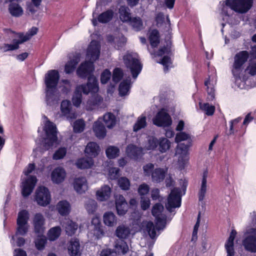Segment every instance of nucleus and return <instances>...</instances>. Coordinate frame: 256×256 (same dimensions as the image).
<instances>
[{
	"instance_id": "a19ab883",
	"label": "nucleus",
	"mask_w": 256,
	"mask_h": 256,
	"mask_svg": "<svg viewBox=\"0 0 256 256\" xmlns=\"http://www.w3.org/2000/svg\"><path fill=\"white\" fill-rule=\"evenodd\" d=\"M130 10V8L125 6H120L118 12L120 14V18L123 22H128L132 18Z\"/></svg>"
},
{
	"instance_id": "f03ea898",
	"label": "nucleus",
	"mask_w": 256,
	"mask_h": 256,
	"mask_svg": "<svg viewBox=\"0 0 256 256\" xmlns=\"http://www.w3.org/2000/svg\"><path fill=\"white\" fill-rule=\"evenodd\" d=\"M100 46L96 40H92L88 48L86 61L80 64L76 70L77 75L81 78H86L94 70V62L100 56Z\"/></svg>"
},
{
	"instance_id": "f257e3e1",
	"label": "nucleus",
	"mask_w": 256,
	"mask_h": 256,
	"mask_svg": "<svg viewBox=\"0 0 256 256\" xmlns=\"http://www.w3.org/2000/svg\"><path fill=\"white\" fill-rule=\"evenodd\" d=\"M98 90L96 78L94 76H90L88 78L86 84H81L76 87L72 98L74 106L76 108L80 106L82 102V92L86 94L91 93V96L88 100L86 108L88 110H94L96 106H99L103 100L102 97L96 94Z\"/></svg>"
},
{
	"instance_id": "5701e85b",
	"label": "nucleus",
	"mask_w": 256,
	"mask_h": 256,
	"mask_svg": "<svg viewBox=\"0 0 256 256\" xmlns=\"http://www.w3.org/2000/svg\"><path fill=\"white\" fill-rule=\"evenodd\" d=\"M74 190L78 194H83L87 190L88 186L84 177H78L74 179L73 183Z\"/></svg>"
},
{
	"instance_id": "774afa93",
	"label": "nucleus",
	"mask_w": 256,
	"mask_h": 256,
	"mask_svg": "<svg viewBox=\"0 0 256 256\" xmlns=\"http://www.w3.org/2000/svg\"><path fill=\"white\" fill-rule=\"evenodd\" d=\"M158 62L163 65L164 66V71L166 72L168 70V66L170 63V58L167 55L164 56V57Z\"/></svg>"
},
{
	"instance_id": "5fc2aeb1",
	"label": "nucleus",
	"mask_w": 256,
	"mask_h": 256,
	"mask_svg": "<svg viewBox=\"0 0 256 256\" xmlns=\"http://www.w3.org/2000/svg\"><path fill=\"white\" fill-rule=\"evenodd\" d=\"M97 206L96 202L94 200L88 199L86 203L85 207L89 214L94 213Z\"/></svg>"
},
{
	"instance_id": "423d86ee",
	"label": "nucleus",
	"mask_w": 256,
	"mask_h": 256,
	"mask_svg": "<svg viewBox=\"0 0 256 256\" xmlns=\"http://www.w3.org/2000/svg\"><path fill=\"white\" fill-rule=\"evenodd\" d=\"M123 60L126 68L130 69L133 78L136 79L142 70V64L140 62L138 54L128 52L124 56Z\"/></svg>"
},
{
	"instance_id": "4c0bfd02",
	"label": "nucleus",
	"mask_w": 256,
	"mask_h": 256,
	"mask_svg": "<svg viewBox=\"0 0 256 256\" xmlns=\"http://www.w3.org/2000/svg\"><path fill=\"white\" fill-rule=\"evenodd\" d=\"M104 224L110 227H112L117 223V218L112 212H106L103 216Z\"/></svg>"
},
{
	"instance_id": "72a5a7b5",
	"label": "nucleus",
	"mask_w": 256,
	"mask_h": 256,
	"mask_svg": "<svg viewBox=\"0 0 256 256\" xmlns=\"http://www.w3.org/2000/svg\"><path fill=\"white\" fill-rule=\"evenodd\" d=\"M178 146L176 148V154L179 155L178 160L183 158H186L188 154V148L190 146V142H188V143L185 144L184 143H178Z\"/></svg>"
},
{
	"instance_id": "09e8293b",
	"label": "nucleus",
	"mask_w": 256,
	"mask_h": 256,
	"mask_svg": "<svg viewBox=\"0 0 256 256\" xmlns=\"http://www.w3.org/2000/svg\"><path fill=\"white\" fill-rule=\"evenodd\" d=\"M61 233V228L60 226H55L51 228L48 234V237L51 241L57 239Z\"/></svg>"
},
{
	"instance_id": "473e14b6",
	"label": "nucleus",
	"mask_w": 256,
	"mask_h": 256,
	"mask_svg": "<svg viewBox=\"0 0 256 256\" xmlns=\"http://www.w3.org/2000/svg\"><path fill=\"white\" fill-rule=\"evenodd\" d=\"M56 210L60 215L67 216L70 212V204L66 200L60 201L56 204Z\"/></svg>"
},
{
	"instance_id": "de8ad7c7",
	"label": "nucleus",
	"mask_w": 256,
	"mask_h": 256,
	"mask_svg": "<svg viewBox=\"0 0 256 256\" xmlns=\"http://www.w3.org/2000/svg\"><path fill=\"white\" fill-rule=\"evenodd\" d=\"M158 145L159 146V150L163 153L169 150L170 146V142L167 138H162L158 140Z\"/></svg>"
},
{
	"instance_id": "aec40b11",
	"label": "nucleus",
	"mask_w": 256,
	"mask_h": 256,
	"mask_svg": "<svg viewBox=\"0 0 256 256\" xmlns=\"http://www.w3.org/2000/svg\"><path fill=\"white\" fill-rule=\"evenodd\" d=\"M127 156L134 160H138L143 155V149L141 147L137 146L134 144H128L126 148Z\"/></svg>"
},
{
	"instance_id": "9b49d317",
	"label": "nucleus",
	"mask_w": 256,
	"mask_h": 256,
	"mask_svg": "<svg viewBox=\"0 0 256 256\" xmlns=\"http://www.w3.org/2000/svg\"><path fill=\"white\" fill-rule=\"evenodd\" d=\"M153 124L159 127H168L172 124L170 114L164 109L160 110L152 119Z\"/></svg>"
},
{
	"instance_id": "6e6552de",
	"label": "nucleus",
	"mask_w": 256,
	"mask_h": 256,
	"mask_svg": "<svg viewBox=\"0 0 256 256\" xmlns=\"http://www.w3.org/2000/svg\"><path fill=\"white\" fill-rule=\"evenodd\" d=\"M249 56L248 52L244 50L236 54L234 56L232 72L236 78V82L240 80V74L242 70V65L247 61Z\"/></svg>"
},
{
	"instance_id": "a878e982",
	"label": "nucleus",
	"mask_w": 256,
	"mask_h": 256,
	"mask_svg": "<svg viewBox=\"0 0 256 256\" xmlns=\"http://www.w3.org/2000/svg\"><path fill=\"white\" fill-rule=\"evenodd\" d=\"M130 229L129 226L121 224L117 227L115 231V235L120 240H124L128 239L130 236Z\"/></svg>"
},
{
	"instance_id": "4be33fe9",
	"label": "nucleus",
	"mask_w": 256,
	"mask_h": 256,
	"mask_svg": "<svg viewBox=\"0 0 256 256\" xmlns=\"http://www.w3.org/2000/svg\"><path fill=\"white\" fill-rule=\"evenodd\" d=\"M66 176V172L64 168L61 167H58L52 172L51 179L54 183L59 184L64 180Z\"/></svg>"
},
{
	"instance_id": "8fccbe9b",
	"label": "nucleus",
	"mask_w": 256,
	"mask_h": 256,
	"mask_svg": "<svg viewBox=\"0 0 256 256\" xmlns=\"http://www.w3.org/2000/svg\"><path fill=\"white\" fill-rule=\"evenodd\" d=\"M30 218V214L28 211L25 210H20L18 213L16 223L28 224Z\"/></svg>"
},
{
	"instance_id": "58836bf2",
	"label": "nucleus",
	"mask_w": 256,
	"mask_h": 256,
	"mask_svg": "<svg viewBox=\"0 0 256 256\" xmlns=\"http://www.w3.org/2000/svg\"><path fill=\"white\" fill-rule=\"evenodd\" d=\"M127 22L136 32L140 31L144 28L142 20L140 17H132Z\"/></svg>"
},
{
	"instance_id": "c85d7f7f",
	"label": "nucleus",
	"mask_w": 256,
	"mask_h": 256,
	"mask_svg": "<svg viewBox=\"0 0 256 256\" xmlns=\"http://www.w3.org/2000/svg\"><path fill=\"white\" fill-rule=\"evenodd\" d=\"M100 151V146L98 144L95 142H88L84 150L85 154L91 158L96 157Z\"/></svg>"
},
{
	"instance_id": "338daca9",
	"label": "nucleus",
	"mask_w": 256,
	"mask_h": 256,
	"mask_svg": "<svg viewBox=\"0 0 256 256\" xmlns=\"http://www.w3.org/2000/svg\"><path fill=\"white\" fill-rule=\"evenodd\" d=\"M117 40H115L114 46L118 49L122 47L126 42V38L122 34L120 35L117 37Z\"/></svg>"
},
{
	"instance_id": "2eb2a0df",
	"label": "nucleus",
	"mask_w": 256,
	"mask_h": 256,
	"mask_svg": "<svg viewBox=\"0 0 256 256\" xmlns=\"http://www.w3.org/2000/svg\"><path fill=\"white\" fill-rule=\"evenodd\" d=\"M37 182L36 176H30L22 182V193L24 197H26L32 192Z\"/></svg>"
},
{
	"instance_id": "f704fd0d",
	"label": "nucleus",
	"mask_w": 256,
	"mask_h": 256,
	"mask_svg": "<svg viewBox=\"0 0 256 256\" xmlns=\"http://www.w3.org/2000/svg\"><path fill=\"white\" fill-rule=\"evenodd\" d=\"M114 248L116 250L114 252L118 254H124L129 250L128 245L124 240H116Z\"/></svg>"
},
{
	"instance_id": "680f3d73",
	"label": "nucleus",
	"mask_w": 256,
	"mask_h": 256,
	"mask_svg": "<svg viewBox=\"0 0 256 256\" xmlns=\"http://www.w3.org/2000/svg\"><path fill=\"white\" fill-rule=\"evenodd\" d=\"M118 184L122 190H127L130 188V182L128 178L122 177L118 180Z\"/></svg>"
},
{
	"instance_id": "37998d69",
	"label": "nucleus",
	"mask_w": 256,
	"mask_h": 256,
	"mask_svg": "<svg viewBox=\"0 0 256 256\" xmlns=\"http://www.w3.org/2000/svg\"><path fill=\"white\" fill-rule=\"evenodd\" d=\"M68 250L71 256H76L80 252V244L77 239H72L70 240Z\"/></svg>"
},
{
	"instance_id": "bb28decb",
	"label": "nucleus",
	"mask_w": 256,
	"mask_h": 256,
	"mask_svg": "<svg viewBox=\"0 0 256 256\" xmlns=\"http://www.w3.org/2000/svg\"><path fill=\"white\" fill-rule=\"evenodd\" d=\"M236 232L235 230H232L229 238L226 240L224 246L226 252V256H234V241L236 236Z\"/></svg>"
},
{
	"instance_id": "f3484780",
	"label": "nucleus",
	"mask_w": 256,
	"mask_h": 256,
	"mask_svg": "<svg viewBox=\"0 0 256 256\" xmlns=\"http://www.w3.org/2000/svg\"><path fill=\"white\" fill-rule=\"evenodd\" d=\"M20 0H5V3L8 4V9L10 14L14 17H20L23 14V10L18 4Z\"/></svg>"
},
{
	"instance_id": "13d9d810",
	"label": "nucleus",
	"mask_w": 256,
	"mask_h": 256,
	"mask_svg": "<svg viewBox=\"0 0 256 256\" xmlns=\"http://www.w3.org/2000/svg\"><path fill=\"white\" fill-rule=\"evenodd\" d=\"M158 140L156 138L151 136L148 139V142L146 146V148L149 150H154L158 146Z\"/></svg>"
},
{
	"instance_id": "dca6fc26",
	"label": "nucleus",
	"mask_w": 256,
	"mask_h": 256,
	"mask_svg": "<svg viewBox=\"0 0 256 256\" xmlns=\"http://www.w3.org/2000/svg\"><path fill=\"white\" fill-rule=\"evenodd\" d=\"M61 116L65 117L68 120H72L75 119L77 115L72 110L71 102L68 100H63L60 104Z\"/></svg>"
},
{
	"instance_id": "a18cd8bd",
	"label": "nucleus",
	"mask_w": 256,
	"mask_h": 256,
	"mask_svg": "<svg viewBox=\"0 0 256 256\" xmlns=\"http://www.w3.org/2000/svg\"><path fill=\"white\" fill-rule=\"evenodd\" d=\"M103 120L106 126L109 128H112L116 124V117L111 112L106 114L104 116Z\"/></svg>"
},
{
	"instance_id": "2f4dec72",
	"label": "nucleus",
	"mask_w": 256,
	"mask_h": 256,
	"mask_svg": "<svg viewBox=\"0 0 256 256\" xmlns=\"http://www.w3.org/2000/svg\"><path fill=\"white\" fill-rule=\"evenodd\" d=\"M76 164L80 169L90 168L94 164L92 158H82L77 160Z\"/></svg>"
},
{
	"instance_id": "bf43d9fd",
	"label": "nucleus",
	"mask_w": 256,
	"mask_h": 256,
	"mask_svg": "<svg viewBox=\"0 0 256 256\" xmlns=\"http://www.w3.org/2000/svg\"><path fill=\"white\" fill-rule=\"evenodd\" d=\"M17 230L16 234L24 236L28 231V225L26 224L17 223Z\"/></svg>"
},
{
	"instance_id": "ddd939ff",
	"label": "nucleus",
	"mask_w": 256,
	"mask_h": 256,
	"mask_svg": "<svg viewBox=\"0 0 256 256\" xmlns=\"http://www.w3.org/2000/svg\"><path fill=\"white\" fill-rule=\"evenodd\" d=\"M36 200L38 204L46 206L50 202V195L48 190L44 186H40L36 193Z\"/></svg>"
},
{
	"instance_id": "052dcab7",
	"label": "nucleus",
	"mask_w": 256,
	"mask_h": 256,
	"mask_svg": "<svg viewBox=\"0 0 256 256\" xmlns=\"http://www.w3.org/2000/svg\"><path fill=\"white\" fill-rule=\"evenodd\" d=\"M66 153V148H58L54 154L53 158L55 160H58L64 158Z\"/></svg>"
},
{
	"instance_id": "1a4fd4ad",
	"label": "nucleus",
	"mask_w": 256,
	"mask_h": 256,
	"mask_svg": "<svg viewBox=\"0 0 256 256\" xmlns=\"http://www.w3.org/2000/svg\"><path fill=\"white\" fill-rule=\"evenodd\" d=\"M244 235L246 237L242 240L244 248L251 252H256V228H247Z\"/></svg>"
},
{
	"instance_id": "7ed1b4c3",
	"label": "nucleus",
	"mask_w": 256,
	"mask_h": 256,
	"mask_svg": "<svg viewBox=\"0 0 256 256\" xmlns=\"http://www.w3.org/2000/svg\"><path fill=\"white\" fill-rule=\"evenodd\" d=\"M44 130L46 134V138L36 140L38 146L34 150L33 154L34 157H36V152L40 154L44 151L48 150L58 140L57 130L56 126L52 122L48 120L45 123Z\"/></svg>"
},
{
	"instance_id": "b1692460",
	"label": "nucleus",
	"mask_w": 256,
	"mask_h": 256,
	"mask_svg": "<svg viewBox=\"0 0 256 256\" xmlns=\"http://www.w3.org/2000/svg\"><path fill=\"white\" fill-rule=\"evenodd\" d=\"M60 224L65 230L66 234L69 236L74 234L78 228V224L69 218H64L62 220Z\"/></svg>"
},
{
	"instance_id": "3c124183",
	"label": "nucleus",
	"mask_w": 256,
	"mask_h": 256,
	"mask_svg": "<svg viewBox=\"0 0 256 256\" xmlns=\"http://www.w3.org/2000/svg\"><path fill=\"white\" fill-rule=\"evenodd\" d=\"M200 108L206 112L208 116H212L214 114L215 110L214 106L208 103H199Z\"/></svg>"
},
{
	"instance_id": "c03bdc74",
	"label": "nucleus",
	"mask_w": 256,
	"mask_h": 256,
	"mask_svg": "<svg viewBox=\"0 0 256 256\" xmlns=\"http://www.w3.org/2000/svg\"><path fill=\"white\" fill-rule=\"evenodd\" d=\"M148 39L152 47H157L160 43V36L158 30H152L149 34Z\"/></svg>"
},
{
	"instance_id": "49530a36",
	"label": "nucleus",
	"mask_w": 256,
	"mask_h": 256,
	"mask_svg": "<svg viewBox=\"0 0 256 256\" xmlns=\"http://www.w3.org/2000/svg\"><path fill=\"white\" fill-rule=\"evenodd\" d=\"M146 117L142 115L138 118V120L134 126L133 129L134 132H138L139 130L144 128L146 126Z\"/></svg>"
},
{
	"instance_id": "ea45409f",
	"label": "nucleus",
	"mask_w": 256,
	"mask_h": 256,
	"mask_svg": "<svg viewBox=\"0 0 256 256\" xmlns=\"http://www.w3.org/2000/svg\"><path fill=\"white\" fill-rule=\"evenodd\" d=\"M166 170L162 168H156L152 173V178L153 182H160L162 181L166 176Z\"/></svg>"
},
{
	"instance_id": "4468645a",
	"label": "nucleus",
	"mask_w": 256,
	"mask_h": 256,
	"mask_svg": "<svg viewBox=\"0 0 256 256\" xmlns=\"http://www.w3.org/2000/svg\"><path fill=\"white\" fill-rule=\"evenodd\" d=\"M45 102L48 106L56 105L60 99V94L58 89L45 88Z\"/></svg>"
},
{
	"instance_id": "6e6d98bb",
	"label": "nucleus",
	"mask_w": 256,
	"mask_h": 256,
	"mask_svg": "<svg viewBox=\"0 0 256 256\" xmlns=\"http://www.w3.org/2000/svg\"><path fill=\"white\" fill-rule=\"evenodd\" d=\"M187 140H188V142L190 140V136L185 132H180L176 134L175 142L176 143H180L182 141Z\"/></svg>"
},
{
	"instance_id": "603ef678",
	"label": "nucleus",
	"mask_w": 256,
	"mask_h": 256,
	"mask_svg": "<svg viewBox=\"0 0 256 256\" xmlns=\"http://www.w3.org/2000/svg\"><path fill=\"white\" fill-rule=\"evenodd\" d=\"M106 156L109 158H114L119 155L120 150L114 146H108L106 151Z\"/></svg>"
},
{
	"instance_id": "e433bc0d",
	"label": "nucleus",
	"mask_w": 256,
	"mask_h": 256,
	"mask_svg": "<svg viewBox=\"0 0 256 256\" xmlns=\"http://www.w3.org/2000/svg\"><path fill=\"white\" fill-rule=\"evenodd\" d=\"M208 176V170H206L202 174L201 186L198 192V199L200 201H202L204 199L205 196V194L206 192V184Z\"/></svg>"
},
{
	"instance_id": "7c9ffc66",
	"label": "nucleus",
	"mask_w": 256,
	"mask_h": 256,
	"mask_svg": "<svg viewBox=\"0 0 256 256\" xmlns=\"http://www.w3.org/2000/svg\"><path fill=\"white\" fill-rule=\"evenodd\" d=\"M132 85L131 78L128 76L120 82L118 88L119 94L120 96H124L128 94Z\"/></svg>"
},
{
	"instance_id": "0eeeda50",
	"label": "nucleus",
	"mask_w": 256,
	"mask_h": 256,
	"mask_svg": "<svg viewBox=\"0 0 256 256\" xmlns=\"http://www.w3.org/2000/svg\"><path fill=\"white\" fill-rule=\"evenodd\" d=\"M252 4L253 0H226L222 12L226 15H228V12H225V9L229 7L236 12L246 13L250 9Z\"/></svg>"
},
{
	"instance_id": "0e129e2a",
	"label": "nucleus",
	"mask_w": 256,
	"mask_h": 256,
	"mask_svg": "<svg viewBox=\"0 0 256 256\" xmlns=\"http://www.w3.org/2000/svg\"><path fill=\"white\" fill-rule=\"evenodd\" d=\"M38 236V237L35 240V245L38 250H43L44 248L46 240V238H42Z\"/></svg>"
},
{
	"instance_id": "20e7f679",
	"label": "nucleus",
	"mask_w": 256,
	"mask_h": 256,
	"mask_svg": "<svg viewBox=\"0 0 256 256\" xmlns=\"http://www.w3.org/2000/svg\"><path fill=\"white\" fill-rule=\"evenodd\" d=\"M164 208L160 203L154 206L152 210V214L156 218V226L152 222H148L146 224L145 230L152 238L156 236V230H163L166 224V216L162 213Z\"/></svg>"
},
{
	"instance_id": "864d4df0",
	"label": "nucleus",
	"mask_w": 256,
	"mask_h": 256,
	"mask_svg": "<svg viewBox=\"0 0 256 256\" xmlns=\"http://www.w3.org/2000/svg\"><path fill=\"white\" fill-rule=\"evenodd\" d=\"M85 126L84 121L82 119H78L74 124V131L76 133H80L84 131Z\"/></svg>"
},
{
	"instance_id": "a211bd4d",
	"label": "nucleus",
	"mask_w": 256,
	"mask_h": 256,
	"mask_svg": "<svg viewBox=\"0 0 256 256\" xmlns=\"http://www.w3.org/2000/svg\"><path fill=\"white\" fill-rule=\"evenodd\" d=\"M32 224L35 233L38 236L42 235L44 230V216L40 213L36 214L34 217Z\"/></svg>"
},
{
	"instance_id": "cd10ccee",
	"label": "nucleus",
	"mask_w": 256,
	"mask_h": 256,
	"mask_svg": "<svg viewBox=\"0 0 256 256\" xmlns=\"http://www.w3.org/2000/svg\"><path fill=\"white\" fill-rule=\"evenodd\" d=\"M92 225L93 226V234L96 238L99 239L104 236V232L102 228L99 219L97 218H93L92 220Z\"/></svg>"
},
{
	"instance_id": "c756f323",
	"label": "nucleus",
	"mask_w": 256,
	"mask_h": 256,
	"mask_svg": "<svg viewBox=\"0 0 256 256\" xmlns=\"http://www.w3.org/2000/svg\"><path fill=\"white\" fill-rule=\"evenodd\" d=\"M100 120V118L94 123L93 130L97 138H102L106 135V130L104 126Z\"/></svg>"
},
{
	"instance_id": "79ce46f5",
	"label": "nucleus",
	"mask_w": 256,
	"mask_h": 256,
	"mask_svg": "<svg viewBox=\"0 0 256 256\" xmlns=\"http://www.w3.org/2000/svg\"><path fill=\"white\" fill-rule=\"evenodd\" d=\"M80 60V56H74V58L68 61L65 66V72L68 74L72 72L74 70Z\"/></svg>"
},
{
	"instance_id": "4d7b16f0",
	"label": "nucleus",
	"mask_w": 256,
	"mask_h": 256,
	"mask_svg": "<svg viewBox=\"0 0 256 256\" xmlns=\"http://www.w3.org/2000/svg\"><path fill=\"white\" fill-rule=\"evenodd\" d=\"M251 54L256 60V56H254L252 54V50H251ZM246 72L251 76L256 75V60L251 62L250 63L248 66L246 70Z\"/></svg>"
},
{
	"instance_id": "69168bd1",
	"label": "nucleus",
	"mask_w": 256,
	"mask_h": 256,
	"mask_svg": "<svg viewBox=\"0 0 256 256\" xmlns=\"http://www.w3.org/2000/svg\"><path fill=\"white\" fill-rule=\"evenodd\" d=\"M111 76V72L108 70L106 69L104 70L100 76V81L102 84H105L107 83L110 80Z\"/></svg>"
},
{
	"instance_id": "f8f14e48",
	"label": "nucleus",
	"mask_w": 256,
	"mask_h": 256,
	"mask_svg": "<svg viewBox=\"0 0 256 256\" xmlns=\"http://www.w3.org/2000/svg\"><path fill=\"white\" fill-rule=\"evenodd\" d=\"M60 80L58 72L55 70H48L44 76L46 88L58 89L57 86Z\"/></svg>"
},
{
	"instance_id": "39448f33",
	"label": "nucleus",
	"mask_w": 256,
	"mask_h": 256,
	"mask_svg": "<svg viewBox=\"0 0 256 256\" xmlns=\"http://www.w3.org/2000/svg\"><path fill=\"white\" fill-rule=\"evenodd\" d=\"M38 32V28L36 27L32 28L26 34L18 33L16 38L12 40V44H4L0 46V50L4 52L10 50H14L18 48L19 45L28 41Z\"/></svg>"
},
{
	"instance_id": "6ab92c4d",
	"label": "nucleus",
	"mask_w": 256,
	"mask_h": 256,
	"mask_svg": "<svg viewBox=\"0 0 256 256\" xmlns=\"http://www.w3.org/2000/svg\"><path fill=\"white\" fill-rule=\"evenodd\" d=\"M95 12L92 14L93 18L92 20V24L94 26H96L98 21L100 23L105 24L111 20L114 16V12L112 10H108L101 14H100L98 18V20L94 18Z\"/></svg>"
},
{
	"instance_id": "412c9836",
	"label": "nucleus",
	"mask_w": 256,
	"mask_h": 256,
	"mask_svg": "<svg viewBox=\"0 0 256 256\" xmlns=\"http://www.w3.org/2000/svg\"><path fill=\"white\" fill-rule=\"evenodd\" d=\"M116 207L118 215L123 216L127 212L128 204L122 196H116Z\"/></svg>"
},
{
	"instance_id": "393cba45",
	"label": "nucleus",
	"mask_w": 256,
	"mask_h": 256,
	"mask_svg": "<svg viewBox=\"0 0 256 256\" xmlns=\"http://www.w3.org/2000/svg\"><path fill=\"white\" fill-rule=\"evenodd\" d=\"M216 78L215 74L210 76L204 82V85L206 87L207 92L209 96L208 98L212 100L214 98V86L216 84Z\"/></svg>"
},
{
	"instance_id": "e2e57ef3",
	"label": "nucleus",
	"mask_w": 256,
	"mask_h": 256,
	"mask_svg": "<svg viewBox=\"0 0 256 256\" xmlns=\"http://www.w3.org/2000/svg\"><path fill=\"white\" fill-rule=\"evenodd\" d=\"M122 70L120 68H116L113 72L112 80L117 83L122 79Z\"/></svg>"
},
{
	"instance_id": "9d476101",
	"label": "nucleus",
	"mask_w": 256,
	"mask_h": 256,
	"mask_svg": "<svg viewBox=\"0 0 256 256\" xmlns=\"http://www.w3.org/2000/svg\"><path fill=\"white\" fill-rule=\"evenodd\" d=\"M182 196V190L179 188H174L171 190L166 204V207L168 211L172 212L173 209L180 207Z\"/></svg>"
},
{
	"instance_id": "c9c22d12",
	"label": "nucleus",
	"mask_w": 256,
	"mask_h": 256,
	"mask_svg": "<svg viewBox=\"0 0 256 256\" xmlns=\"http://www.w3.org/2000/svg\"><path fill=\"white\" fill-rule=\"evenodd\" d=\"M110 194L111 189L108 186H104L96 192L97 198L100 201L107 200L110 197Z\"/></svg>"
}]
</instances>
